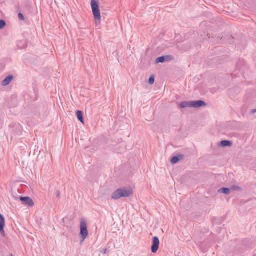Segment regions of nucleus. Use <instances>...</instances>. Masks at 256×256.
Segmentation results:
<instances>
[{
  "instance_id": "nucleus-1",
  "label": "nucleus",
  "mask_w": 256,
  "mask_h": 256,
  "mask_svg": "<svg viewBox=\"0 0 256 256\" xmlns=\"http://www.w3.org/2000/svg\"><path fill=\"white\" fill-rule=\"evenodd\" d=\"M132 194V190L126 188H120L115 190L112 195V198L116 200L122 198L128 197Z\"/></svg>"
},
{
  "instance_id": "nucleus-2",
  "label": "nucleus",
  "mask_w": 256,
  "mask_h": 256,
  "mask_svg": "<svg viewBox=\"0 0 256 256\" xmlns=\"http://www.w3.org/2000/svg\"><path fill=\"white\" fill-rule=\"evenodd\" d=\"M91 7L94 19L100 20L102 17L98 0H91Z\"/></svg>"
},
{
  "instance_id": "nucleus-3",
  "label": "nucleus",
  "mask_w": 256,
  "mask_h": 256,
  "mask_svg": "<svg viewBox=\"0 0 256 256\" xmlns=\"http://www.w3.org/2000/svg\"><path fill=\"white\" fill-rule=\"evenodd\" d=\"M88 230L86 220L84 219H82L80 224V235L81 236V242H83L88 236Z\"/></svg>"
},
{
  "instance_id": "nucleus-4",
  "label": "nucleus",
  "mask_w": 256,
  "mask_h": 256,
  "mask_svg": "<svg viewBox=\"0 0 256 256\" xmlns=\"http://www.w3.org/2000/svg\"><path fill=\"white\" fill-rule=\"evenodd\" d=\"M16 199H19L22 202L24 205L28 207L31 208L34 205V202H33L32 200L29 196L16 197Z\"/></svg>"
},
{
  "instance_id": "nucleus-5",
  "label": "nucleus",
  "mask_w": 256,
  "mask_h": 256,
  "mask_svg": "<svg viewBox=\"0 0 256 256\" xmlns=\"http://www.w3.org/2000/svg\"><path fill=\"white\" fill-rule=\"evenodd\" d=\"M11 131L15 134L19 135L22 130V126L18 123H12L9 126Z\"/></svg>"
},
{
  "instance_id": "nucleus-6",
  "label": "nucleus",
  "mask_w": 256,
  "mask_h": 256,
  "mask_svg": "<svg viewBox=\"0 0 256 256\" xmlns=\"http://www.w3.org/2000/svg\"><path fill=\"white\" fill-rule=\"evenodd\" d=\"M160 246V240L158 236H154L152 238L151 250L152 253H156L158 250Z\"/></svg>"
},
{
  "instance_id": "nucleus-7",
  "label": "nucleus",
  "mask_w": 256,
  "mask_h": 256,
  "mask_svg": "<svg viewBox=\"0 0 256 256\" xmlns=\"http://www.w3.org/2000/svg\"><path fill=\"white\" fill-rule=\"evenodd\" d=\"M172 57L170 56H163L156 58L155 62L156 64L164 63L170 61Z\"/></svg>"
},
{
  "instance_id": "nucleus-8",
  "label": "nucleus",
  "mask_w": 256,
  "mask_h": 256,
  "mask_svg": "<svg viewBox=\"0 0 256 256\" xmlns=\"http://www.w3.org/2000/svg\"><path fill=\"white\" fill-rule=\"evenodd\" d=\"M206 105V103L202 100L191 101L192 108H198Z\"/></svg>"
},
{
  "instance_id": "nucleus-9",
  "label": "nucleus",
  "mask_w": 256,
  "mask_h": 256,
  "mask_svg": "<svg viewBox=\"0 0 256 256\" xmlns=\"http://www.w3.org/2000/svg\"><path fill=\"white\" fill-rule=\"evenodd\" d=\"M5 226V219L4 216L0 214V233L2 235L4 234V228Z\"/></svg>"
},
{
  "instance_id": "nucleus-10",
  "label": "nucleus",
  "mask_w": 256,
  "mask_h": 256,
  "mask_svg": "<svg viewBox=\"0 0 256 256\" xmlns=\"http://www.w3.org/2000/svg\"><path fill=\"white\" fill-rule=\"evenodd\" d=\"M14 77L12 75H8L7 76L2 82V86H8L12 81L14 80Z\"/></svg>"
},
{
  "instance_id": "nucleus-11",
  "label": "nucleus",
  "mask_w": 256,
  "mask_h": 256,
  "mask_svg": "<svg viewBox=\"0 0 256 256\" xmlns=\"http://www.w3.org/2000/svg\"><path fill=\"white\" fill-rule=\"evenodd\" d=\"M184 158V156L183 154H178L173 156L170 160V162L172 164H176Z\"/></svg>"
},
{
  "instance_id": "nucleus-12",
  "label": "nucleus",
  "mask_w": 256,
  "mask_h": 256,
  "mask_svg": "<svg viewBox=\"0 0 256 256\" xmlns=\"http://www.w3.org/2000/svg\"><path fill=\"white\" fill-rule=\"evenodd\" d=\"M17 47L20 50H23L26 48L27 45L26 40H18L16 43Z\"/></svg>"
},
{
  "instance_id": "nucleus-13",
  "label": "nucleus",
  "mask_w": 256,
  "mask_h": 256,
  "mask_svg": "<svg viewBox=\"0 0 256 256\" xmlns=\"http://www.w3.org/2000/svg\"><path fill=\"white\" fill-rule=\"evenodd\" d=\"M232 144V142L228 140H222L220 144V145L223 148L230 147L231 146Z\"/></svg>"
},
{
  "instance_id": "nucleus-14",
  "label": "nucleus",
  "mask_w": 256,
  "mask_h": 256,
  "mask_svg": "<svg viewBox=\"0 0 256 256\" xmlns=\"http://www.w3.org/2000/svg\"><path fill=\"white\" fill-rule=\"evenodd\" d=\"M179 106L182 108H192L191 101L182 102L179 104Z\"/></svg>"
},
{
  "instance_id": "nucleus-15",
  "label": "nucleus",
  "mask_w": 256,
  "mask_h": 256,
  "mask_svg": "<svg viewBox=\"0 0 256 256\" xmlns=\"http://www.w3.org/2000/svg\"><path fill=\"white\" fill-rule=\"evenodd\" d=\"M76 116L78 120L82 123H84V119L83 116V112L80 110H77L76 112Z\"/></svg>"
},
{
  "instance_id": "nucleus-16",
  "label": "nucleus",
  "mask_w": 256,
  "mask_h": 256,
  "mask_svg": "<svg viewBox=\"0 0 256 256\" xmlns=\"http://www.w3.org/2000/svg\"><path fill=\"white\" fill-rule=\"evenodd\" d=\"M218 192L228 194L230 193V189L228 188H222L218 190Z\"/></svg>"
},
{
  "instance_id": "nucleus-17",
  "label": "nucleus",
  "mask_w": 256,
  "mask_h": 256,
  "mask_svg": "<svg viewBox=\"0 0 256 256\" xmlns=\"http://www.w3.org/2000/svg\"><path fill=\"white\" fill-rule=\"evenodd\" d=\"M6 25L4 20L2 19L0 20V30L4 28Z\"/></svg>"
},
{
  "instance_id": "nucleus-18",
  "label": "nucleus",
  "mask_w": 256,
  "mask_h": 256,
  "mask_svg": "<svg viewBox=\"0 0 256 256\" xmlns=\"http://www.w3.org/2000/svg\"><path fill=\"white\" fill-rule=\"evenodd\" d=\"M155 80L154 76L152 75L150 76L148 80V83L150 84H154Z\"/></svg>"
},
{
  "instance_id": "nucleus-19",
  "label": "nucleus",
  "mask_w": 256,
  "mask_h": 256,
  "mask_svg": "<svg viewBox=\"0 0 256 256\" xmlns=\"http://www.w3.org/2000/svg\"><path fill=\"white\" fill-rule=\"evenodd\" d=\"M18 17L20 20H24V16L23 14H22L21 12L18 13Z\"/></svg>"
},
{
  "instance_id": "nucleus-20",
  "label": "nucleus",
  "mask_w": 256,
  "mask_h": 256,
  "mask_svg": "<svg viewBox=\"0 0 256 256\" xmlns=\"http://www.w3.org/2000/svg\"><path fill=\"white\" fill-rule=\"evenodd\" d=\"M231 189L232 190H240V188L238 186H232Z\"/></svg>"
},
{
  "instance_id": "nucleus-21",
  "label": "nucleus",
  "mask_w": 256,
  "mask_h": 256,
  "mask_svg": "<svg viewBox=\"0 0 256 256\" xmlns=\"http://www.w3.org/2000/svg\"><path fill=\"white\" fill-rule=\"evenodd\" d=\"M56 196L58 198H60V190H58L56 192Z\"/></svg>"
},
{
  "instance_id": "nucleus-22",
  "label": "nucleus",
  "mask_w": 256,
  "mask_h": 256,
  "mask_svg": "<svg viewBox=\"0 0 256 256\" xmlns=\"http://www.w3.org/2000/svg\"><path fill=\"white\" fill-rule=\"evenodd\" d=\"M107 249L106 248H105V249H103L102 250V253L104 254H106L107 252Z\"/></svg>"
},
{
  "instance_id": "nucleus-23",
  "label": "nucleus",
  "mask_w": 256,
  "mask_h": 256,
  "mask_svg": "<svg viewBox=\"0 0 256 256\" xmlns=\"http://www.w3.org/2000/svg\"><path fill=\"white\" fill-rule=\"evenodd\" d=\"M210 91H211V92H212V93H214V92H216V88H211V89H210Z\"/></svg>"
},
{
  "instance_id": "nucleus-24",
  "label": "nucleus",
  "mask_w": 256,
  "mask_h": 256,
  "mask_svg": "<svg viewBox=\"0 0 256 256\" xmlns=\"http://www.w3.org/2000/svg\"><path fill=\"white\" fill-rule=\"evenodd\" d=\"M256 112V109H254L251 110V114H254Z\"/></svg>"
},
{
  "instance_id": "nucleus-25",
  "label": "nucleus",
  "mask_w": 256,
  "mask_h": 256,
  "mask_svg": "<svg viewBox=\"0 0 256 256\" xmlns=\"http://www.w3.org/2000/svg\"><path fill=\"white\" fill-rule=\"evenodd\" d=\"M230 38H232V39H234V38H232V36H230Z\"/></svg>"
}]
</instances>
